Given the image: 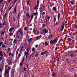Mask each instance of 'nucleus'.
Wrapping results in <instances>:
<instances>
[{"label":"nucleus","mask_w":77,"mask_h":77,"mask_svg":"<svg viewBox=\"0 0 77 77\" xmlns=\"http://www.w3.org/2000/svg\"><path fill=\"white\" fill-rule=\"evenodd\" d=\"M58 40V38H55V39L53 41L52 40H51L50 42V44H56Z\"/></svg>","instance_id":"nucleus-1"},{"label":"nucleus","mask_w":77,"mask_h":77,"mask_svg":"<svg viewBox=\"0 0 77 77\" xmlns=\"http://www.w3.org/2000/svg\"><path fill=\"white\" fill-rule=\"evenodd\" d=\"M58 40V38H55V39L53 41L52 40H51L50 42V44H56Z\"/></svg>","instance_id":"nucleus-2"},{"label":"nucleus","mask_w":77,"mask_h":77,"mask_svg":"<svg viewBox=\"0 0 77 77\" xmlns=\"http://www.w3.org/2000/svg\"><path fill=\"white\" fill-rule=\"evenodd\" d=\"M20 33L22 36L23 35V31H21V29L20 28L18 30L17 33V37H19V33Z\"/></svg>","instance_id":"nucleus-3"},{"label":"nucleus","mask_w":77,"mask_h":77,"mask_svg":"<svg viewBox=\"0 0 77 77\" xmlns=\"http://www.w3.org/2000/svg\"><path fill=\"white\" fill-rule=\"evenodd\" d=\"M44 5L42 4L41 5L40 8V10L41 12H44Z\"/></svg>","instance_id":"nucleus-4"},{"label":"nucleus","mask_w":77,"mask_h":77,"mask_svg":"<svg viewBox=\"0 0 77 77\" xmlns=\"http://www.w3.org/2000/svg\"><path fill=\"white\" fill-rule=\"evenodd\" d=\"M64 27H65V23L63 22L62 23L61 28L60 29L61 31H63V30L64 29Z\"/></svg>","instance_id":"nucleus-5"},{"label":"nucleus","mask_w":77,"mask_h":77,"mask_svg":"<svg viewBox=\"0 0 77 77\" xmlns=\"http://www.w3.org/2000/svg\"><path fill=\"white\" fill-rule=\"evenodd\" d=\"M10 69H11V67H9L7 70L5 69V72H6V73H7V72H8V73H9V70H10Z\"/></svg>","instance_id":"nucleus-6"},{"label":"nucleus","mask_w":77,"mask_h":77,"mask_svg":"<svg viewBox=\"0 0 77 77\" xmlns=\"http://www.w3.org/2000/svg\"><path fill=\"white\" fill-rule=\"evenodd\" d=\"M6 75H7V77H6ZM4 75L5 77H9V73H8L7 72V73L5 72V75Z\"/></svg>","instance_id":"nucleus-7"},{"label":"nucleus","mask_w":77,"mask_h":77,"mask_svg":"<svg viewBox=\"0 0 77 77\" xmlns=\"http://www.w3.org/2000/svg\"><path fill=\"white\" fill-rule=\"evenodd\" d=\"M43 33H48V30L46 29H43L42 30Z\"/></svg>","instance_id":"nucleus-8"},{"label":"nucleus","mask_w":77,"mask_h":77,"mask_svg":"<svg viewBox=\"0 0 77 77\" xmlns=\"http://www.w3.org/2000/svg\"><path fill=\"white\" fill-rule=\"evenodd\" d=\"M71 5H73L75 3V1H72L70 2Z\"/></svg>","instance_id":"nucleus-9"},{"label":"nucleus","mask_w":77,"mask_h":77,"mask_svg":"<svg viewBox=\"0 0 77 77\" xmlns=\"http://www.w3.org/2000/svg\"><path fill=\"white\" fill-rule=\"evenodd\" d=\"M18 41L16 40L15 39L14 40L13 42L14 44H18Z\"/></svg>","instance_id":"nucleus-10"},{"label":"nucleus","mask_w":77,"mask_h":77,"mask_svg":"<svg viewBox=\"0 0 77 77\" xmlns=\"http://www.w3.org/2000/svg\"><path fill=\"white\" fill-rule=\"evenodd\" d=\"M34 33L35 35H39V31H38V30H36L34 32Z\"/></svg>","instance_id":"nucleus-11"},{"label":"nucleus","mask_w":77,"mask_h":77,"mask_svg":"<svg viewBox=\"0 0 77 77\" xmlns=\"http://www.w3.org/2000/svg\"><path fill=\"white\" fill-rule=\"evenodd\" d=\"M52 9L53 11H56L57 10V8L56 7H54Z\"/></svg>","instance_id":"nucleus-12"},{"label":"nucleus","mask_w":77,"mask_h":77,"mask_svg":"<svg viewBox=\"0 0 77 77\" xmlns=\"http://www.w3.org/2000/svg\"><path fill=\"white\" fill-rule=\"evenodd\" d=\"M35 39L37 40H39V39H40V38H39V36H37L35 37Z\"/></svg>","instance_id":"nucleus-13"},{"label":"nucleus","mask_w":77,"mask_h":77,"mask_svg":"<svg viewBox=\"0 0 77 77\" xmlns=\"http://www.w3.org/2000/svg\"><path fill=\"white\" fill-rule=\"evenodd\" d=\"M14 14H16V12L17 11V6H15L14 9Z\"/></svg>","instance_id":"nucleus-14"},{"label":"nucleus","mask_w":77,"mask_h":77,"mask_svg":"<svg viewBox=\"0 0 77 77\" xmlns=\"http://www.w3.org/2000/svg\"><path fill=\"white\" fill-rule=\"evenodd\" d=\"M72 26L73 28H74V27H75L76 28L77 27V25H76V24H74Z\"/></svg>","instance_id":"nucleus-15"},{"label":"nucleus","mask_w":77,"mask_h":77,"mask_svg":"<svg viewBox=\"0 0 77 77\" xmlns=\"http://www.w3.org/2000/svg\"><path fill=\"white\" fill-rule=\"evenodd\" d=\"M58 20H59V19L60 18V13H59V12L58 13Z\"/></svg>","instance_id":"nucleus-16"},{"label":"nucleus","mask_w":77,"mask_h":77,"mask_svg":"<svg viewBox=\"0 0 77 77\" xmlns=\"http://www.w3.org/2000/svg\"><path fill=\"white\" fill-rule=\"evenodd\" d=\"M25 56H27L28 55V52H26V51L24 52Z\"/></svg>","instance_id":"nucleus-17"},{"label":"nucleus","mask_w":77,"mask_h":77,"mask_svg":"<svg viewBox=\"0 0 77 77\" xmlns=\"http://www.w3.org/2000/svg\"><path fill=\"white\" fill-rule=\"evenodd\" d=\"M0 56L1 57H3V55L2 54V51H0Z\"/></svg>","instance_id":"nucleus-18"},{"label":"nucleus","mask_w":77,"mask_h":77,"mask_svg":"<svg viewBox=\"0 0 77 77\" xmlns=\"http://www.w3.org/2000/svg\"><path fill=\"white\" fill-rule=\"evenodd\" d=\"M30 50V47H29L26 50V51L27 52H28Z\"/></svg>","instance_id":"nucleus-19"},{"label":"nucleus","mask_w":77,"mask_h":77,"mask_svg":"<svg viewBox=\"0 0 77 77\" xmlns=\"http://www.w3.org/2000/svg\"><path fill=\"white\" fill-rule=\"evenodd\" d=\"M39 1H37V5H36V6L37 7H38V5H39Z\"/></svg>","instance_id":"nucleus-20"},{"label":"nucleus","mask_w":77,"mask_h":77,"mask_svg":"<svg viewBox=\"0 0 77 77\" xmlns=\"http://www.w3.org/2000/svg\"><path fill=\"white\" fill-rule=\"evenodd\" d=\"M8 65H6L5 66V69H7L8 68Z\"/></svg>","instance_id":"nucleus-21"},{"label":"nucleus","mask_w":77,"mask_h":77,"mask_svg":"<svg viewBox=\"0 0 77 77\" xmlns=\"http://www.w3.org/2000/svg\"><path fill=\"white\" fill-rule=\"evenodd\" d=\"M32 39V38H30L29 39L28 42H30V41H31Z\"/></svg>","instance_id":"nucleus-22"},{"label":"nucleus","mask_w":77,"mask_h":77,"mask_svg":"<svg viewBox=\"0 0 77 77\" xmlns=\"http://www.w3.org/2000/svg\"><path fill=\"white\" fill-rule=\"evenodd\" d=\"M48 53V51H44V53H45V54H47Z\"/></svg>","instance_id":"nucleus-23"},{"label":"nucleus","mask_w":77,"mask_h":77,"mask_svg":"<svg viewBox=\"0 0 77 77\" xmlns=\"http://www.w3.org/2000/svg\"><path fill=\"white\" fill-rule=\"evenodd\" d=\"M33 15H32L31 16V20H32V19H33Z\"/></svg>","instance_id":"nucleus-24"},{"label":"nucleus","mask_w":77,"mask_h":77,"mask_svg":"<svg viewBox=\"0 0 77 77\" xmlns=\"http://www.w3.org/2000/svg\"><path fill=\"white\" fill-rule=\"evenodd\" d=\"M45 45H46V46H47L48 45V43H47V42L45 43Z\"/></svg>","instance_id":"nucleus-25"},{"label":"nucleus","mask_w":77,"mask_h":77,"mask_svg":"<svg viewBox=\"0 0 77 77\" xmlns=\"http://www.w3.org/2000/svg\"><path fill=\"white\" fill-rule=\"evenodd\" d=\"M12 28H11L10 29L9 31L10 32H12Z\"/></svg>","instance_id":"nucleus-26"},{"label":"nucleus","mask_w":77,"mask_h":77,"mask_svg":"<svg viewBox=\"0 0 77 77\" xmlns=\"http://www.w3.org/2000/svg\"><path fill=\"white\" fill-rule=\"evenodd\" d=\"M27 5H29V0H28V1L26 2Z\"/></svg>","instance_id":"nucleus-27"},{"label":"nucleus","mask_w":77,"mask_h":77,"mask_svg":"<svg viewBox=\"0 0 77 77\" xmlns=\"http://www.w3.org/2000/svg\"><path fill=\"white\" fill-rule=\"evenodd\" d=\"M24 30H27V27H25L24 28Z\"/></svg>","instance_id":"nucleus-28"},{"label":"nucleus","mask_w":77,"mask_h":77,"mask_svg":"<svg viewBox=\"0 0 77 77\" xmlns=\"http://www.w3.org/2000/svg\"><path fill=\"white\" fill-rule=\"evenodd\" d=\"M6 15H7V14H6V13H5L4 16L5 18H6Z\"/></svg>","instance_id":"nucleus-29"},{"label":"nucleus","mask_w":77,"mask_h":77,"mask_svg":"<svg viewBox=\"0 0 77 77\" xmlns=\"http://www.w3.org/2000/svg\"><path fill=\"white\" fill-rule=\"evenodd\" d=\"M1 35H4V32L3 31H2Z\"/></svg>","instance_id":"nucleus-30"},{"label":"nucleus","mask_w":77,"mask_h":77,"mask_svg":"<svg viewBox=\"0 0 77 77\" xmlns=\"http://www.w3.org/2000/svg\"><path fill=\"white\" fill-rule=\"evenodd\" d=\"M23 64V62H21L20 64V66H22V64Z\"/></svg>","instance_id":"nucleus-31"},{"label":"nucleus","mask_w":77,"mask_h":77,"mask_svg":"<svg viewBox=\"0 0 77 77\" xmlns=\"http://www.w3.org/2000/svg\"><path fill=\"white\" fill-rule=\"evenodd\" d=\"M6 24V22H4L3 23V25H4V26H5Z\"/></svg>","instance_id":"nucleus-32"},{"label":"nucleus","mask_w":77,"mask_h":77,"mask_svg":"<svg viewBox=\"0 0 77 77\" xmlns=\"http://www.w3.org/2000/svg\"><path fill=\"white\" fill-rule=\"evenodd\" d=\"M70 56H71V57H74V54H70Z\"/></svg>","instance_id":"nucleus-33"},{"label":"nucleus","mask_w":77,"mask_h":77,"mask_svg":"<svg viewBox=\"0 0 77 77\" xmlns=\"http://www.w3.org/2000/svg\"><path fill=\"white\" fill-rule=\"evenodd\" d=\"M44 54H45V53H44V52H42L41 54V55L42 56H43Z\"/></svg>","instance_id":"nucleus-34"},{"label":"nucleus","mask_w":77,"mask_h":77,"mask_svg":"<svg viewBox=\"0 0 77 77\" xmlns=\"http://www.w3.org/2000/svg\"><path fill=\"white\" fill-rule=\"evenodd\" d=\"M2 47H3L4 48H5V47H6V46L5 45H2Z\"/></svg>","instance_id":"nucleus-35"},{"label":"nucleus","mask_w":77,"mask_h":77,"mask_svg":"<svg viewBox=\"0 0 77 77\" xmlns=\"http://www.w3.org/2000/svg\"><path fill=\"white\" fill-rule=\"evenodd\" d=\"M37 8H38V7H37V6H36V7H35L34 9H35V10H36V9H37Z\"/></svg>","instance_id":"nucleus-36"},{"label":"nucleus","mask_w":77,"mask_h":77,"mask_svg":"<svg viewBox=\"0 0 77 77\" xmlns=\"http://www.w3.org/2000/svg\"><path fill=\"white\" fill-rule=\"evenodd\" d=\"M45 26H46V25L45 24H44L43 25V26H42L44 28V27H45Z\"/></svg>","instance_id":"nucleus-37"},{"label":"nucleus","mask_w":77,"mask_h":77,"mask_svg":"<svg viewBox=\"0 0 77 77\" xmlns=\"http://www.w3.org/2000/svg\"><path fill=\"white\" fill-rule=\"evenodd\" d=\"M23 47H22L20 49V51H22V50H23Z\"/></svg>","instance_id":"nucleus-38"},{"label":"nucleus","mask_w":77,"mask_h":77,"mask_svg":"<svg viewBox=\"0 0 77 77\" xmlns=\"http://www.w3.org/2000/svg\"><path fill=\"white\" fill-rule=\"evenodd\" d=\"M26 16H27L28 17H29V14L28 13H27L26 14Z\"/></svg>","instance_id":"nucleus-39"},{"label":"nucleus","mask_w":77,"mask_h":77,"mask_svg":"<svg viewBox=\"0 0 77 77\" xmlns=\"http://www.w3.org/2000/svg\"><path fill=\"white\" fill-rule=\"evenodd\" d=\"M11 63H12V62H9L8 63L9 65H11Z\"/></svg>","instance_id":"nucleus-40"},{"label":"nucleus","mask_w":77,"mask_h":77,"mask_svg":"<svg viewBox=\"0 0 77 77\" xmlns=\"http://www.w3.org/2000/svg\"><path fill=\"white\" fill-rule=\"evenodd\" d=\"M18 54V51H17L16 52V55H17Z\"/></svg>","instance_id":"nucleus-41"},{"label":"nucleus","mask_w":77,"mask_h":77,"mask_svg":"<svg viewBox=\"0 0 77 77\" xmlns=\"http://www.w3.org/2000/svg\"><path fill=\"white\" fill-rule=\"evenodd\" d=\"M45 12H43L42 13V15H45Z\"/></svg>","instance_id":"nucleus-42"},{"label":"nucleus","mask_w":77,"mask_h":77,"mask_svg":"<svg viewBox=\"0 0 77 77\" xmlns=\"http://www.w3.org/2000/svg\"><path fill=\"white\" fill-rule=\"evenodd\" d=\"M2 42H1L0 43V46L1 47L2 46Z\"/></svg>","instance_id":"nucleus-43"},{"label":"nucleus","mask_w":77,"mask_h":77,"mask_svg":"<svg viewBox=\"0 0 77 77\" xmlns=\"http://www.w3.org/2000/svg\"><path fill=\"white\" fill-rule=\"evenodd\" d=\"M2 25L1 24V25L0 26V29H1V28H2Z\"/></svg>","instance_id":"nucleus-44"},{"label":"nucleus","mask_w":77,"mask_h":77,"mask_svg":"<svg viewBox=\"0 0 77 77\" xmlns=\"http://www.w3.org/2000/svg\"><path fill=\"white\" fill-rule=\"evenodd\" d=\"M26 70V68H25V67H24V71H25Z\"/></svg>","instance_id":"nucleus-45"},{"label":"nucleus","mask_w":77,"mask_h":77,"mask_svg":"<svg viewBox=\"0 0 77 77\" xmlns=\"http://www.w3.org/2000/svg\"><path fill=\"white\" fill-rule=\"evenodd\" d=\"M2 60V58L1 57H0V61H1Z\"/></svg>","instance_id":"nucleus-46"},{"label":"nucleus","mask_w":77,"mask_h":77,"mask_svg":"<svg viewBox=\"0 0 77 77\" xmlns=\"http://www.w3.org/2000/svg\"><path fill=\"white\" fill-rule=\"evenodd\" d=\"M38 56V54H35V57H37Z\"/></svg>","instance_id":"nucleus-47"},{"label":"nucleus","mask_w":77,"mask_h":77,"mask_svg":"<svg viewBox=\"0 0 77 77\" xmlns=\"http://www.w3.org/2000/svg\"><path fill=\"white\" fill-rule=\"evenodd\" d=\"M11 9H12V7H11L9 8V11H10V10H11Z\"/></svg>","instance_id":"nucleus-48"},{"label":"nucleus","mask_w":77,"mask_h":77,"mask_svg":"<svg viewBox=\"0 0 77 77\" xmlns=\"http://www.w3.org/2000/svg\"><path fill=\"white\" fill-rule=\"evenodd\" d=\"M2 69L1 68L0 69V72H2Z\"/></svg>","instance_id":"nucleus-49"},{"label":"nucleus","mask_w":77,"mask_h":77,"mask_svg":"<svg viewBox=\"0 0 77 77\" xmlns=\"http://www.w3.org/2000/svg\"><path fill=\"white\" fill-rule=\"evenodd\" d=\"M14 21V22H15V18H13Z\"/></svg>","instance_id":"nucleus-50"},{"label":"nucleus","mask_w":77,"mask_h":77,"mask_svg":"<svg viewBox=\"0 0 77 77\" xmlns=\"http://www.w3.org/2000/svg\"><path fill=\"white\" fill-rule=\"evenodd\" d=\"M8 54L9 56H11V53H9Z\"/></svg>","instance_id":"nucleus-51"},{"label":"nucleus","mask_w":77,"mask_h":77,"mask_svg":"<svg viewBox=\"0 0 77 77\" xmlns=\"http://www.w3.org/2000/svg\"><path fill=\"white\" fill-rule=\"evenodd\" d=\"M3 1V0H1L0 2V3H1Z\"/></svg>","instance_id":"nucleus-52"},{"label":"nucleus","mask_w":77,"mask_h":77,"mask_svg":"<svg viewBox=\"0 0 77 77\" xmlns=\"http://www.w3.org/2000/svg\"><path fill=\"white\" fill-rule=\"evenodd\" d=\"M32 51H35V48H33L32 49Z\"/></svg>","instance_id":"nucleus-53"},{"label":"nucleus","mask_w":77,"mask_h":77,"mask_svg":"<svg viewBox=\"0 0 77 77\" xmlns=\"http://www.w3.org/2000/svg\"><path fill=\"white\" fill-rule=\"evenodd\" d=\"M8 51H11V48H8Z\"/></svg>","instance_id":"nucleus-54"},{"label":"nucleus","mask_w":77,"mask_h":77,"mask_svg":"<svg viewBox=\"0 0 77 77\" xmlns=\"http://www.w3.org/2000/svg\"><path fill=\"white\" fill-rule=\"evenodd\" d=\"M24 61V58L22 62H23Z\"/></svg>","instance_id":"nucleus-55"},{"label":"nucleus","mask_w":77,"mask_h":77,"mask_svg":"<svg viewBox=\"0 0 77 77\" xmlns=\"http://www.w3.org/2000/svg\"><path fill=\"white\" fill-rule=\"evenodd\" d=\"M10 36H12V33H10Z\"/></svg>","instance_id":"nucleus-56"},{"label":"nucleus","mask_w":77,"mask_h":77,"mask_svg":"<svg viewBox=\"0 0 77 77\" xmlns=\"http://www.w3.org/2000/svg\"><path fill=\"white\" fill-rule=\"evenodd\" d=\"M47 19H48V20H49V19H50V17H47Z\"/></svg>","instance_id":"nucleus-57"},{"label":"nucleus","mask_w":77,"mask_h":77,"mask_svg":"<svg viewBox=\"0 0 77 77\" xmlns=\"http://www.w3.org/2000/svg\"><path fill=\"white\" fill-rule=\"evenodd\" d=\"M38 47V45H36L35 46V47L36 48H37V47Z\"/></svg>","instance_id":"nucleus-58"},{"label":"nucleus","mask_w":77,"mask_h":77,"mask_svg":"<svg viewBox=\"0 0 77 77\" xmlns=\"http://www.w3.org/2000/svg\"><path fill=\"white\" fill-rule=\"evenodd\" d=\"M69 41H71V38H69L68 39Z\"/></svg>","instance_id":"nucleus-59"},{"label":"nucleus","mask_w":77,"mask_h":77,"mask_svg":"<svg viewBox=\"0 0 77 77\" xmlns=\"http://www.w3.org/2000/svg\"><path fill=\"white\" fill-rule=\"evenodd\" d=\"M12 73L13 74V75L14 74V72L13 71L12 72Z\"/></svg>","instance_id":"nucleus-60"},{"label":"nucleus","mask_w":77,"mask_h":77,"mask_svg":"<svg viewBox=\"0 0 77 77\" xmlns=\"http://www.w3.org/2000/svg\"><path fill=\"white\" fill-rule=\"evenodd\" d=\"M27 57H28V55H26V59H27Z\"/></svg>","instance_id":"nucleus-61"},{"label":"nucleus","mask_w":77,"mask_h":77,"mask_svg":"<svg viewBox=\"0 0 77 77\" xmlns=\"http://www.w3.org/2000/svg\"><path fill=\"white\" fill-rule=\"evenodd\" d=\"M57 50V47H56L55 48V50Z\"/></svg>","instance_id":"nucleus-62"},{"label":"nucleus","mask_w":77,"mask_h":77,"mask_svg":"<svg viewBox=\"0 0 77 77\" xmlns=\"http://www.w3.org/2000/svg\"><path fill=\"white\" fill-rule=\"evenodd\" d=\"M55 75V73H54L53 75V76L54 77Z\"/></svg>","instance_id":"nucleus-63"},{"label":"nucleus","mask_w":77,"mask_h":77,"mask_svg":"<svg viewBox=\"0 0 77 77\" xmlns=\"http://www.w3.org/2000/svg\"><path fill=\"white\" fill-rule=\"evenodd\" d=\"M35 15H36V14H35V13H34L33 14V15L34 16H35Z\"/></svg>","instance_id":"nucleus-64"}]
</instances>
